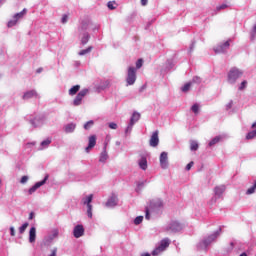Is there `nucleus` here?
<instances>
[{
  "label": "nucleus",
  "instance_id": "f257e3e1",
  "mask_svg": "<svg viewBox=\"0 0 256 256\" xmlns=\"http://www.w3.org/2000/svg\"><path fill=\"white\" fill-rule=\"evenodd\" d=\"M136 81H137V69H135L134 67H129L127 77H126V83L127 85H135Z\"/></svg>",
  "mask_w": 256,
  "mask_h": 256
},
{
  "label": "nucleus",
  "instance_id": "f03ea898",
  "mask_svg": "<svg viewBox=\"0 0 256 256\" xmlns=\"http://www.w3.org/2000/svg\"><path fill=\"white\" fill-rule=\"evenodd\" d=\"M170 244L171 242L169 241V238L161 240L160 245L153 250L152 255L157 256L160 253H163V251H165Z\"/></svg>",
  "mask_w": 256,
  "mask_h": 256
},
{
  "label": "nucleus",
  "instance_id": "7ed1b4c3",
  "mask_svg": "<svg viewBox=\"0 0 256 256\" xmlns=\"http://www.w3.org/2000/svg\"><path fill=\"white\" fill-rule=\"evenodd\" d=\"M219 237V232H215L214 234H211L207 238H205L202 242L199 243V248L200 249H206L207 246L213 243L215 239Z\"/></svg>",
  "mask_w": 256,
  "mask_h": 256
},
{
  "label": "nucleus",
  "instance_id": "20e7f679",
  "mask_svg": "<svg viewBox=\"0 0 256 256\" xmlns=\"http://www.w3.org/2000/svg\"><path fill=\"white\" fill-rule=\"evenodd\" d=\"M243 75V72H241L237 68H232L228 73V81L229 83H236V81Z\"/></svg>",
  "mask_w": 256,
  "mask_h": 256
},
{
  "label": "nucleus",
  "instance_id": "39448f33",
  "mask_svg": "<svg viewBox=\"0 0 256 256\" xmlns=\"http://www.w3.org/2000/svg\"><path fill=\"white\" fill-rule=\"evenodd\" d=\"M89 93V89H82L73 100L74 107H79L83 103V99Z\"/></svg>",
  "mask_w": 256,
  "mask_h": 256
},
{
  "label": "nucleus",
  "instance_id": "423d86ee",
  "mask_svg": "<svg viewBox=\"0 0 256 256\" xmlns=\"http://www.w3.org/2000/svg\"><path fill=\"white\" fill-rule=\"evenodd\" d=\"M47 179H49V175H46L45 178L42 181L37 182L34 186H32L28 190L29 195H33V193H35V191H37L39 189V187H43V185L45 183H47Z\"/></svg>",
  "mask_w": 256,
  "mask_h": 256
},
{
  "label": "nucleus",
  "instance_id": "0eeeda50",
  "mask_svg": "<svg viewBox=\"0 0 256 256\" xmlns=\"http://www.w3.org/2000/svg\"><path fill=\"white\" fill-rule=\"evenodd\" d=\"M181 229H183V225H181V223H179L178 221H172L169 224L167 231H171L172 233H177V231H181Z\"/></svg>",
  "mask_w": 256,
  "mask_h": 256
},
{
  "label": "nucleus",
  "instance_id": "6e6552de",
  "mask_svg": "<svg viewBox=\"0 0 256 256\" xmlns=\"http://www.w3.org/2000/svg\"><path fill=\"white\" fill-rule=\"evenodd\" d=\"M22 99L24 101H27L29 99H39V94L35 90H29L24 93V95L22 96Z\"/></svg>",
  "mask_w": 256,
  "mask_h": 256
},
{
  "label": "nucleus",
  "instance_id": "1a4fd4ad",
  "mask_svg": "<svg viewBox=\"0 0 256 256\" xmlns=\"http://www.w3.org/2000/svg\"><path fill=\"white\" fill-rule=\"evenodd\" d=\"M97 145V136L96 135H91L88 137V146L85 148L86 153H89L93 147Z\"/></svg>",
  "mask_w": 256,
  "mask_h": 256
},
{
  "label": "nucleus",
  "instance_id": "9d476101",
  "mask_svg": "<svg viewBox=\"0 0 256 256\" xmlns=\"http://www.w3.org/2000/svg\"><path fill=\"white\" fill-rule=\"evenodd\" d=\"M73 235L76 239H79V237H83V235H85V228H83V225L75 226L73 230Z\"/></svg>",
  "mask_w": 256,
  "mask_h": 256
},
{
  "label": "nucleus",
  "instance_id": "9b49d317",
  "mask_svg": "<svg viewBox=\"0 0 256 256\" xmlns=\"http://www.w3.org/2000/svg\"><path fill=\"white\" fill-rule=\"evenodd\" d=\"M149 143L150 147H157V145H159V131L152 133Z\"/></svg>",
  "mask_w": 256,
  "mask_h": 256
},
{
  "label": "nucleus",
  "instance_id": "f8f14e48",
  "mask_svg": "<svg viewBox=\"0 0 256 256\" xmlns=\"http://www.w3.org/2000/svg\"><path fill=\"white\" fill-rule=\"evenodd\" d=\"M229 41L224 42L223 44L218 45L214 48L215 53H225L229 49Z\"/></svg>",
  "mask_w": 256,
  "mask_h": 256
},
{
  "label": "nucleus",
  "instance_id": "ddd939ff",
  "mask_svg": "<svg viewBox=\"0 0 256 256\" xmlns=\"http://www.w3.org/2000/svg\"><path fill=\"white\" fill-rule=\"evenodd\" d=\"M160 165H161L162 169H167V165H169L167 152H162L161 153V155H160Z\"/></svg>",
  "mask_w": 256,
  "mask_h": 256
},
{
  "label": "nucleus",
  "instance_id": "4468645a",
  "mask_svg": "<svg viewBox=\"0 0 256 256\" xmlns=\"http://www.w3.org/2000/svg\"><path fill=\"white\" fill-rule=\"evenodd\" d=\"M35 239H37V229L32 227L29 231V243H35Z\"/></svg>",
  "mask_w": 256,
  "mask_h": 256
},
{
  "label": "nucleus",
  "instance_id": "2eb2a0df",
  "mask_svg": "<svg viewBox=\"0 0 256 256\" xmlns=\"http://www.w3.org/2000/svg\"><path fill=\"white\" fill-rule=\"evenodd\" d=\"M139 119H141V114L134 112L131 119H130V127H133L135 125V123H137V121H139Z\"/></svg>",
  "mask_w": 256,
  "mask_h": 256
},
{
  "label": "nucleus",
  "instance_id": "dca6fc26",
  "mask_svg": "<svg viewBox=\"0 0 256 256\" xmlns=\"http://www.w3.org/2000/svg\"><path fill=\"white\" fill-rule=\"evenodd\" d=\"M138 165L142 171H147V158L141 157L138 161Z\"/></svg>",
  "mask_w": 256,
  "mask_h": 256
},
{
  "label": "nucleus",
  "instance_id": "f3484780",
  "mask_svg": "<svg viewBox=\"0 0 256 256\" xmlns=\"http://www.w3.org/2000/svg\"><path fill=\"white\" fill-rule=\"evenodd\" d=\"M118 203V199L115 196H112L111 198L108 199L106 202V207H116Z\"/></svg>",
  "mask_w": 256,
  "mask_h": 256
},
{
  "label": "nucleus",
  "instance_id": "a211bd4d",
  "mask_svg": "<svg viewBox=\"0 0 256 256\" xmlns=\"http://www.w3.org/2000/svg\"><path fill=\"white\" fill-rule=\"evenodd\" d=\"M214 191H215V195H217L218 197H221V195L225 193V185L217 186L214 189Z\"/></svg>",
  "mask_w": 256,
  "mask_h": 256
},
{
  "label": "nucleus",
  "instance_id": "6ab92c4d",
  "mask_svg": "<svg viewBox=\"0 0 256 256\" xmlns=\"http://www.w3.org/2000/svg\"><path fill=\"white\" fill-rule=\"evenodd\" d=\"M79 89H81L80 85H75L72 88L69 89V95L73 96V95H77V93H79Z\"/></svg>",
  "mask_w": 256,
  "mask_h": 256
},
{
  "label": "nucleus",
  "instance_id": "aec40b11",
  "mask_svg": "<svg viewBox=\"0 0 256 256\" xmlns=\"http://www.w3.org/2000/svg\"><path fill=\"white\" fill-rule=\"evenodd\" d=\"M25 15H27V10L26 8H24L20 13H16L14 15V19H16L17 21H19V19H23V17H25Z\"/></svg>",
  "mask_w": 256,
  "mask_h": 256
},
{
  "label": "nucleus",
  "instance_id": "412c9836",
  "mask_svg": "<svg viewBox=\"0 0 256 256\" xmlns=\"http://www.w3.org/2000/svg\"><path fill=\"white\" fill-rule=\"evenodd\" d=\"M75 127H77L75 124L70 123L65 126V133H73L75 131Z\"/></svg>",
  "mask_w": 256,
  "mask_h": 256
},
{
  "label": "nucleus",
  "instance_id": "4be33fe9",
  "mask_svg": "<svg viewBox=\"0 0 256 256\" xmlns=\"http://www.w3.org/2000/svg\"><path fill=\"white\" fill-rule=\"evenodd\" d=\"M221 141V136H216L214 137L210 142H209V147H213V145H217Z\"/></svg>",
  "mask_w": 256,
  "mask_h": 256
},
{
  "label": "nucleus",
  "instance_id": "5701e85b",
  "mask_svg": "<svg viewBox=\"0 0 256 256\" xmlns=\"http://www.w3.org/2000/svg\"><path fill=\"white\" fill-rule=\"evenodd\" d=\"M108 155H107V150H104L101 154H100V162L101 163H105L106 160L108 159Z\"/></svg>",
  "mask_w": 256,
  "mask_h": 256
},
{
  "label": "nucleus",
  "instance_id": "b1692460",
  "mask_svg": "<svg viewBox=\"0 0 256 256\" xmlns=\"http://www.w3.org/2000/svg\"><path fill=\"white\" fill-rule=\"evenodd\" d=\"M190 149L191 151H197V149H199V144L197 143V141L192 140L190 142Z\"/></svg>",
  "mask_w": 256,
  "mask_h": 256
},
{
  "label": "nucleus",
  "instance_id": "393cba45",
  "mask_svg": "<svg viewBox=\"0 0 256 256\" xmlns=\"http://www.w3.org/2000/svg\"><path fill=\"white\" fill-rule=\"evenodd\" d=\"M93 201V194H90L86 197V199L84 200V205H87V207H89V205H91Z\"/></svg>",
  "mask_w": 256,
  "mask_h": 256
},
{
  "label": "nucleus",
  "instance_id": "a878e982",
  "mask_svg": "<svg viewBox=\"0 0 256 256\" xmlns=\"http://www.w3.org/2000/svg\"><path fill=\"white\" fill-rule=\"evenodd\" d=\"M191 85H193L192 82L186 83V84L181 88V91H182L183 93H187V91H189V89H191Z\"/></svg>",
  "mask_w": 256,
  "mask_h": 256
},
{
  "label": "nucleus",
  "instance_id": "bb28decb",
  "mask_svg": "<svg viewBox=\"0 0 256 256\" xmlns=\"http://www.w3.org/2000/svg\"><path fill=\"white\" fill-rule=\"evenodd\" d=\"M115 5H117V3H116L115 1H109V2L107 3L108 9H110L111 11L117 9V6H115Z\"/></svg>",
  "mask_w": 256,
  "mask_h": 256
},
{
  "label": "nucleus",
  "instance_id": "cd10ccee",
  "mask_svg": "<svg viewBox=\"0 0 256 256\" xmlns=\"http://www.w3.org/2000/svg\"><path fill=\"white\" fill-rule=\"evenodd\" d=\"M87 216L90 219H93V205H88L87 206Z\"/></svg>",
  "mask_w": 256,
  "mask_h": 256
},
{
  "label": "nucleus",
  "instance_id": "c85d7f7f",
  "mask_svg": "<svg viewBox=\"0 0 256 256\" xmlns=\"http://www.w3.org/2000/svg\"><path fill=\"white\" fill-rule=\"evenodd\" d=\"M91 51H93V47L92 46L88 47L87 49L81 50L79 52V55H87L88 53H91Z\"/></svg>",
  "mask_w": 256,
  "mask_h": 256
},
{
  "label": "nucleus",
  "instance_id": "c756f323",
  "mask_svg": "<svg viewBox=\"0 0 256 256\" xmlns=\"http://www.w3.org/2000/svg\"><path fill=\"white\" fill-rule=\"evenodd\" d=\"M93 125H95V122H93V120H90L84 124V129H86V131H87V130L91 129V127H93Z\"/></svg>",
  "mask_w": 256,
  "mask_h": 256
},
{
  "label": "nucleus",
  "instance_id": "7c9ffc66",
  "mask_svg": "<svg viewBox=\"0 0 256 256\" xmlns=\"http://www.w3.org/2000/svg\"><path fill=\"white\" fill-rule=\"evenodd\" d=\"M27 227H29V223L26 222V223H24V224L19 228V233H20L21 235H23V233H25Z\"/></svg>",
  "mask_w": 256,
  "mask_h": 256
},
{
  "label": "nucleus",
  "instance_id": "2f4dec72",
  "mask_svg": "<svg viewBox=\"0 0 256 256\" xmlns=\"http://www.w3.org/2000/svg\"><path fill=\"white\" fill-rule=\"evenodd\" d=\"M82 45H87L89 43V34H84V36L81 39Z\"/></svg>",
  "mask_w": 256,
  "mask_h": 256
},
{
  "label": "nucleus",
  "instance_id": "473e14b6",
  "mask_svg": "<svg viewBox=\"0 0 256 256\" xmlns=\"http://www.w3.org/2000/svg\"><path fill=\"white\" fill-rule=\"evenodd\" d=\"M256 137V130H253L251 132H249L247 135H246V139H255Z\"/></svg>",
  "mask_w": 256,
  "mask_h": 256
},
{
  "label": "nucleus",
  "instance_id": "72a5a7b5",
  "mask_svg": "<svg viewBox=\"0 0 256 256\" xmlns=\"http://www.w3.org/2000/svg\"><path fill=\"white\" fill-rule=\"evenodd\" d=\"M49 145H51V138H47L41 142V147H49Z\"/></svg>",
  "mask_w": 256,
  "mask_h": 256
},
{
  "label": "nucleus",
  "instance_id": "f704fd0d",
  "mask_svg": "<svg viewBox=\"0 0 256 256\" xmlns=\"http://www.w3.org/2000/svg\"><path fill=\"white\" fill-rule=\"evenodd\" d=\"M141 223H143V216H137V217L134 219V224H135V225H141Z\"/></svg>",
  "mask_w": 256,
  "mask_h": 256
},
{
  "label": "nucleus",
  "instance_id": "c9c22d12",
  "mask_svg": "<svg viewBox=\"0 0 256 256\" xmlns=\"http://www.w3.org/2000/svg\"><path fill=\"white\" fill-rule=\"evenodd\" d=\"M152 207H163V201L156 200V202L151 203Z\"/></svg>",
  "mask_w": 256,
  "mask_h": 256
},
{
  "label": "nucleus",
  "instance_id": "e433bc0d",
  "mask_svg": "<svg viewBox=\"0 0 256 256\" xmlns=\"http://www.w3.org/2000/svg\"><path fill=\"white\" fill-rule=\"evenodd\" d=\"M141 67H143V59L142 58L138 59L136 62V69H141Z\"/></svg>",
  "mask_w": 256,
  "mask_h": 256
},
{
  "label": "nucleus",
  "instance_id": "4c0bfd02",
  "mask_svg": "<svg viewBox=\"0 0 256 256\" xmlns=\"http://www.w3.org/2000/svg\"><path fill=\"white\" fill-rule=\"evenodd\" d=\"M246 87H247V80H244L241 82L239 86V91H243V89H245Z\"/></svg>",
  "mask_w": 256,
  "mask_h": 256
},
{
  "label": "nucleus",
  "instance_id": "58836bf2",
  "mask_svg": "<svg viewBox=\"0 0 256 256\" xmlns=\"http://www.w3.org/2000/svg\"><path fill=\"white\" fill-rule=\"evenodd\" d=\"M191 109L197 115L199 113V104H194Z\"/></svg>",
  "mask_w": 256,
  "mask_h": 256
},
{
  "label": "nucleus",
  "instance_id": "ea45409f",
  "mask_svg": "<svg viewBox=\"0 0 256 256\" xmlns=\"http://www.w3.org/2000/svg\"><path fill=\"white\" fill-rule=\"evenodd\" d=\"M15 25H17V20H10L7 24V27H15Z\"/></svg>",
  "mask_w": 256,
  "mask_h": 256
},
{
  "label": "nucleus",
  "instance_id": "a19ab883",
  "mask_svg": "<svg viewBox=\"0 0 256 256\" xmlns=\"http://www.w3.org/2000/svg\"><path fill=\"white\" fill-rule=\"evenodd\" d=\"M27 181H29V177L28 176H22L20 183H22V185H24V183H27Z\"/></svg>",
  "mask_w": 256,
  "mask_h": 256
},
{
  "label": "nucleus",
  "instance_id": "79ce46f5",
  "mask_svg": "<svg viewBox=\"0 0 256 256\" xmlns=\"http://www.w3.org/2000/svg\"><path fill=\"white\" fill-rule=\"evenodd\" d=\"M62 23H67V21H69V16L67 15V14H64L63 16H62Z\"/></svg>",
  "mask_w": 256,
  "mask_h": 256
},
{
  "label": "nucleus",
  "instance_id": "37998d69",
  "mask_svg": "<svg viewBox=\"0 0 256 256\" xmlns=\"http://www.w3.org/2000/svg\"><path fill=\"white\" fill-rule=\"evenodd\" d=\"M108 127H109L110 129H117V123L111 122V123L108 124Z\"/></svg>",
  "mask_w": 256,
  "mask_h": 256
},
{
  "label": "nucleus",
  "instance_id": "c03bdc74",
  "mask_svg": "<svg viewBox=\"0 0 256 256\" xmlns=\"http://www.w3.org/2000/svg\"><path fill=\"white\" fill-rule=\"evenodd\" d=\"M193 165H194V162H193V161H191L190 163H188L187 166H186V171H191V167H193Z\"/></svg>",
  "mask_w": 256,
  "mask_h": 256
},
{
  "label": "nucleus",
  "instance_id": "a18cd8bd",
  "mask_svg": "<svg viewBox=\"0 0 256 256\" xmlns=\"http://www.w3.org/2000/svg\"><path fill=\"white\" fill-rule=\"evenodd\" d=\"M221 9H227V4H222V5L217 7L218 11H221Z\"/></svg>",
  "mask_w": 256,
  "mask_h": 256
},
{
  "label": "nucleus",
  "instance_id": "49530a36",
  "mask_svg": "<svg viewBox=\"0 0 256 256\" xmlns=\"http://www.w3.org/2000/svg\"><path fill=\"white\" fill-rule=\"evenodd\" d=\"M192 83H201V78L194 77L193 80H192Z\"/></svg>",
  "mask_w": 256,
  "mask_h": 256
},
{
  "label": "nucleus",
  "instance_id": "de8ad7c7",
  "mask_svg": "<svg viewBox=\"0 0 256 256\" xmlns=\"http://www.w3.org/2000/svg\"><path fill=\"white\" fill-rule=\"evenodd\" d=\"M10 235H11V237H15V228L14 227H10Z\"/></svg>",
  "mask_w": 256,
  "mask_h": 256
},
{
  "label": "nucleus",
  "instance_id": "09e8293b",
  "mask_svg": "<svg viewBox=\"0 0 256 256\" xmlns=\"http://www.w3.org/2000/svg\"><path fill=\"white\" fill-rule=\"evenodd\" d=\"M146 219L147 220H150L151 219V215L149 214V209L148 208H146Z\"/></svg>",
  "mask_w": 256,
  "mask_h": 256
},
{
  "label": "nucleus",
  "instance_id": "8fccbe9b",
  "mask_svg": "<svg viewBox=\"0 0 256 256\" xmlns=\"http://www.w3.org/2000/svg\"><path fill=\"white\" fill-rule=\"evenodd\" d=\"M49 256H57V248H53V250Z\"/></svg>",
  "mask_w": 256,
  "mask_h": 256
},
{
  "label": "nucleus",
  "instance_id": "3c124183",
  "mask_svg": "<svg viewBox=\"0 0 256 256\" xmlns=\"http://www.w3.org/2000/svg\"><path fill=\"white\" fill-rule=\"evenodd\" d=\"M256 37V24L254 25L253 27V30H252V38Z\"/></svg>",
  "mask_w": 256,
  "mask_h": 256
},
{
  "label": "nucleus",
  "instance_id": "603ef678",
  "mask_svg": "<svg viewBox=\"0 0 256 256\" xmlns=\"http://www.w3.org/2000/svg\"><path fill=\"white\" fill-rule=\"evenodd\" d=\"M148 0H141V5H143L145 7V5H147Z\"/></svg>",
  "mask_w": 256,
  "mask_h": 256
},
{
  "label": "nucleus",
  "instance_id": "864d4df0",
  "mask_svg": "<svg viewBox=\"0 0 256 256\" xmlns=\"http://www.w3.org/2000/svg\"><path fill=\"white\" fill-rule=\"evenodd\" d=\"M33 217H35V213L31 212V213L29 214V219L31 220V219H33Z\"/></svg>",
  "mask_w": 256,
  "mask_h": 256
},
{
  "label": "nucleus",
  "instance_id": "5fc2aeb1",
  "mask_svg": "<svg viewBox=\"0 0 256 256\" xmlns=\"http://www.w3.org/2000/svg\"><path fill=\"white\" fill-rule=\"evenodd\" d=\"M41 71H43V68H39V69L37 70V73H41Z\"/></svg>",
  "mask_w": 256,
  "mask_h": 256
},
{
  "label": "nucleus",
  "instance_id": "6e6d98bb",
  "mask_svg": "<svg viewBox=\"0 0 256 256\" xmlns=\"http://www.w3.org/2000/svg\"><path fill=\"white\" fill-rule=\"evenodd\" d=\"M256 128V122L252 124V129Z\"/></svg>",
  "mask_w": 256,
  "mask_h": 256
},
{
  "label": "nucleus",
  "instance_id": "4d7b16f0",
  "mask_svg": "<svg viewBox=\"0 0 256 256\" xmlns=\"http://www.w3.org/2000/svg\"><path fill=\"white\" fill-rule=\"evenodd\" d=\"M142 256H151V254H149V253H144V254H142Z\"/></svg>",
  "mask_w": 256,
  "mask_h": 256
},
{
  "label": "nucleus",
  "instance_id": "13d9d810",
  "mask_svg": "<svg viewBox=\"0 0 256 256\" xmlns=\"http://www.w3.org/2000/svg\"><path fill=\"white\" fill-rule=\"evenodd\" d=\"M239 256H247V253L243 252V253L240 254Z\"/></svg>",
  "mask_w": 256,
  "mask_h": 256
},
{
  "label": "nucleus",
  "instance_id": "bf43d9fd",
  "mask_svg": "<svg viewBox=\"0 0 256 256\" xmlns=\"http://www.w3.org/2000/svg\"><path fill=\"white\" fill-rule=\"evenodd\" d=\"M31 123H32V125H33L34 127H37V125H35V122H34V121H31Z\"/></svg>",
  "mask_w": 256,
  "mask_h": 256
},
{
  "label": "nucleus",
  "instance_id": "052dcab7",
  "mask_svg": "<svg viewBox=\"0 0 256 256\" xmlns=\"http://www.w3.org/2000/svg\"><path fill=\"white\" fill-rule=\"evenodd\" d=\"M145 89V87H142L140 91H143Z\"/></svg>",
  "mask_w": 256,
  "mask_h": 256
},
{
  "label": "nucleus",
  "instance_id": "680f3d73",
  "mask_svg": "<svg viewBox=\"0 0 256 256\" xmlns=\"http://www.w3.org/2000/svg\"><path fill=\"white\" fill-rule=\"evenodd\" d=\"M0 183H1V180H0Z\"/></svg>",
  "mask_w": 256,
  "mask_h": 256
}]
</instances>
